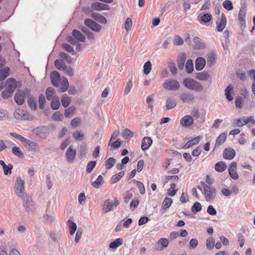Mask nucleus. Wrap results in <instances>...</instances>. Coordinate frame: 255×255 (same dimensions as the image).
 <instances>
[{"mask_svg":"<svg viewBox=\"0 0 255 255\" xmlns=\"http://www.w3.org/2000/svg\"><path fill=\"white\" fill-rule=\"evenodd\" d=\"M233 126L235 127H241L247 124L245 121V117L241 119H235L232 122Z\"/></svg>","mask_w":255,"mask_h":255,"instance_id":"30","label":"nucleus"},{"mask_svg":"<svg viewBox=\"0 0 255 255\" xmlns=\"http://www.w3.org/2000/svg\"><path fill=\"white\" fill-rule=\"evenodd\" d=\"M206 65V60L202 57H198L195 60V69L201 71L204 69Z\"/></svg>","mask_w":255,"mask_h":255,"instance_id":"17","label":"nucleus"},{"mask_svg":"<svg viewBox=\"0 0 255 255\" xmlns=\"http://www.w3.org/2000/svg\"><path fill=\"white\" fill-rule=\"evenodd\" d=\"M202 209V206L199 202H196L192 206V210L193 212H199Z\"/></svg>","mask_w":255,"mask_h":255,"instance_id":"64","label":"nucleus"},{"mask_svg":"<svg viewBox=\"0 0 255 255\" xmlns=\"http://www.w3.org/2000/svg\"><path fill=\"white\" fill-rule=\"evenodd\" d=\"M133 135V132L128 128H126L122 133L123 137L127 139L128 137H132Z\"/></svg>","mask_w":255,"mask_h":255,"instance_id":"56","label":"nucleus"},{"mask_svg":"<svg viewBox=\"0 0 255 255\" xmlns=\"http://www.w3.org/2000/svg\"><path fill=\"white\" fill-rule=\"evenodd\" d=\"M120 203L116 198L106 200L103 204L102 210L104 213L112 211L114 207H117Z\"/></svg>","mask_w":255,"mask_h":255,"instance_id":"3","label":"nucleus"},{"mask_svg":"<svg viewBox=\"0 0 255 255\" xmlns=\"http://www.w3.org/2000/svg\"><path fill=\"white\" fill-rule=\"evenodd\" d=\"M180 87L179 82L172 78L165 80L163 84V87L166 91H177L179 90Z\"/></svg>","mask_w":255,"mask_h":255,"instance_id":"2","label":"nucleus"},{"mask_svg":"<svg viewBox=\"0 0 255 255\" xmlns=\"http://www.w3.org/2000/svg\"><path fill=\"white\" fill-rule=\"evenodd\" d=\"M204 193L207 201H210L213 199L215 196V189L207 184H204L203 186Z\"/></svg>","mask_w":255,"mask_h":255,"instance_id":"5","label":"nucleus"},{"mask_svg":"<svg viewBox=\"0 0 255 255\" xmlns=\"http://www.w3.org/2000/svg\"><path fill=\"white\" fill-rule=\"evenodd\" d=\"M2 66L0 65V68ZM9 72L10 69L7 67L0 69V80H3L6 78L9 75Z\"/></svg>","mask_w":255,"mask_h":255,"instance_id":"28","label":"nucleus"},{"mask_svg":"<svg viewBox=\"0 0 255 255\" xmlns=\"http://www.w3.org/2000/svg\"><path fill=\"white\" fill-rule=\"evenodd\" d=\"M236 152L233 148H229L225 149L223 157L226 159H232L235 156Z\"/></svg>","mask_w":255,"mask_h":255,"instance_id":"18","label":"nucleus"},{"mask_svg":"<svg viewBox=\"0 0 255 255\" xmlns=\"http://www.w3.org/2000/svg\"><path fill=\"white\" fill-rule=\"evenodd\" d=\"M123 243L122 239L120 238L117 239L115 241L111 242L109 245L110 249H117L118 247L121 246Z\"/></svg>","mask_w":255,"mask_h":255,"instance_id":"35","label":"nucleus"},{"mask_svg":"<svg viewBox=\"0 0 255 255\" xmlns=\"http://www.w3.org/2000/svg\"><path fill=\"white\" fill-rule=\"evenodd\" d=\"M122 144V141L120 139H118L116 141L112 142L111 141V144H110V142L109 143V146H111V150H113L115 149L119 148Z\"/></svg>","mask_w":255,"mask_h":255,"instance_id":"50","label":"nucleus"},{"mask_svg":"<svg viewBox=\"0 0 255 255\" xmlns=\"http://www.w3.org/2000/svg\"><path fill=\"white\" fill-rule=\"evenodd\" d=\"M96 164V162L95 161H91L89 162L86 167L87 172L90 173L93 169L95 167Z\"/></svg>","mask_w":255,"mask_h":255,"instance_id":"57","label":"nucleus"},{"mask_svg":"<svg viewBox=\"0 0 255 255\" xmlns=\"http://www.w3.org/2000/svg\"><path fill=\"white\" fill-rule=\"evenodd\" d=\"M91 8L96 10L101 11L102 10H108L110 9V6L106 4L94 2L91 4Z\"/></svg>","mask_w":255,"mask_h":255,"instance_id":"14","label":"nucleus"},{"mask_svg":"<svg viewBox=\"0 0 255 255\" xmlns=\"http://www.w3.org/2000/svg\"><path fill=\"white\" fill-rule=\"evenodd\" d=\"M151 63L150 61H147L144 65V73L146 75L148 74L151 69Z\"/></svg>","mask_w":255,"mask_h":255,"instance_id":"53","label":"nucleus"},{"mask_svg":"<svg viewBox=\"0 0 255 255\" xmlns=\"http://www.w3.org/2000/svg\"><path fill=\"white\" fill-rule=\"evenodd\" d=\"M60 78L59 73L56 71H53L50 74V79L52 85L55 87H58L59 82Z\"/></svg>","mask_w":255,"mask_h":255,"instance_id":"15","label":"nucleus"},{"mask_svg":"<svg viewBox=\"0 0 255 255\" xmlns=\"http://www.w3.org/2000/svg\"><path fill=\"white\" fill-rule=\"evenodd\" d=\"M75 110H76V108L74 106H71V107H70L69 108L66 109L65 110V113H64L65 116L67 118L70 117L71 115L74 113Z\"/></svg>","mask_w":255,"mask_h":255,"instance_id":"52","label":"nucleus"},{"mask_svg":"<svg viewBox=\"0 0 255 255\" xmlns=\"http://www.w3.org/2000/svg\"><path fill=\"white\" fill-rule=\"evenodd\" d=\"M61 87L60 88V91L61 92H65L69 87V83L67 79L66 78H63L62 79L61 82Z\"/></svg>","mask_w":255,"mask_h":255,"instance_id":"42","label":"nucleus"},{"mask_svg":"<svg viewBox=\"0 0 255 255\" xmlns=\"http://www.w3.org/2000/svg\"><path fill=\"white\" fill-rule=\"evenodd\" d=\"M193 42L195 43V47L196 49H203L205 47L204 44L200 41V39L198 37H195L194 38Z\"/></svg>","mask_w":255,"mask_h":255,"instance_id":"45","label":"nucleus"},{"mask_svg":"<svg viewBox=\"0 0 255 255\" xmlns=\"http://www.w3.org/2000/svg\"><path fill=\"white\" fill-rule=\"evenodd\" d=\"M186 72L188 73H192L193 71V63L191 59L187 61L185 65Z\"/></svg>","mask_w":255,"mask_h":255,"instance_id":"38","label":"nucleus"},{"mask_svg":"<svg viewBox=\"0 0 255 255\" xmlns=\"http://www.w3.org/2000/svg\"><path fill=\"white\" fill-rule=\"evenodd\" d=\"M180 100L184 103H190L195 101V97L192 93L184 92L179 95Z\"/></svg>","mask_w":255,"mask_h":255,"instance_id":"6","label":"nucleus"},{"mask_svg":"<svg viewBox=\"0 0 255 255\" xmlns=\"http://www.w3.org/2000/svg\"><path fill=\"white\" fill-rule=\"evenodd\" d=\"M226 139L227 134L226 133L224 132L220 134L216 139L214 149L218 148L220 145L225 142Z\"/></svg>","mask_w":255,"mask_h":255,"instance_id":"21","label":"nucleus"},{"mask_svg":"<svg viewBox=\"0 0 255 255\" xmlns=\"http://www.w3.org/2000/svg\"><path fill=\"white\" fill-rule=\"evenodd\" d=\"M87 149L85 144H82L80 146L79 153L81 157H83L87 153Z\"/></svg>","mask_w":255,"mask_h":255,"instance_id":"61","label":"nucleus"},{"mask_svg":"<svg viewBox=\"0 0 255 255\" xmlns=\"http://www.w3.org/2000/svg\"><path fill=\"white\" fill-rule=\"evenodd\" d=\"M13 116L15 119L18 120H32L33 118L24 114V111L17 109L15 110L13 113Z\"/></svg>","mask_w":255,"mask_h":255,"instance_id":"7","label":"nucleus"},{"mask_svg":"<svg viewBox=\"0 0 255 255\" xmlns=\"http://www.w3.org/2000/svg\"><path fill=\"white\" fill-rule=\"evenodd\" d=\"M5 84L7 87L5 88L9 90V91L13 92L16 87V81L13 78H9L6 81Z\"/></svg>","mask_w":255,"mask_h":255,"instance_id":"20","label":"nucleus"},{"mask_svg":"<svg viewBox=\"0 0 255 255\" xmlns=\"http://www.w3.org/2000/svg\"><path fill=\"white\" fill-rule=\"evenodd\" d=\"M170 188L168 190V194L171 196H174L177 192V190L175 189L176 185L175 183H172L170 185Z\"/></svg>","mask_w":255,"mask_h":255,"instance_id":"54","label":"nucleus"},{"mask_svg":"<svg viewBox=\"0 0 255 255\" xmlns=\"http://www.w3.org/2000/svg\"><path fill=\"white\" fill-rule=\"evenodd\" d=\"M227 24L226 17L224 13H222L221 18H219L216 21V30L221 32L225 28Z\"/></svg>","mask_w":255,"mask_h":255,"instance_id":"9","label":"nucleus"},{"mask_svg":"<svg viewBox=\"0 0 255 255\" xmlns=\"http://www.w3.org/2000/svg\"><path fill=\"white\" fill-rule=\"evenodd\" d=\"M104 183L103 178L102 175H100L97 179L92 183V185L96 188H98Z\"/></svg>","mask_w":255,"mask_h":255,"instance_id":"36","label":"nucleus"},{"mask_svg":"<svg viewBox=\"0 0 255 255\" xmlns=\"http://www.w3.org/2000/svg\"><path fill=\"white\" fill-rule=\"evenodd\" d=\"M200 140V137L199 136H197L192 139L191 140L187 141L186 143L183 146V148L184 149H187L189 147L197 144Z\"/></svg>","mask_w":255,"mask_h":255,"instance_id":"22","label":"nucleus"},{"mask_svg":"<svg viewBox=\"0 0 255 255\" xmlns=\"http://www.w3.org/2000/svg\"><path fill=\"white\" fill-rule=\"evenodd\" d=\"M54 65L59 70L62 71L66 65L65 62L61 59H57L54 62Z\"/></svg>","mask_w":255,"mask_h":255,"instance_id":"37","label":"nucleus"},{"mask_svg":"<svg viewBox=\"0 0 255 255\" xmlns=\"http://www.w3.org/2000/svg\"><path fill=\"white\" fill-rule=\"evenodd\" d=\"M212 18V16L210 13H206L201 16L200 23H207L209 22Z\"/></svg>","mask_w":255,"mask_h":255,"instance_id":"47","label":"nucleus"},{"mask_svg":"<svg viewBox=\"0 0 255 255\" xmlns=\"http://www.w3.org/2000/svg\"><path fill=\"white\" fill-rule=\"evenodd\" d=\"M173 43L176 45H182L184 44V40L179 36H177L173 40Z\"/></svg>","mask_w":255,"mask_h":255,"instance_id":"63","label":"nucleus"},{"mask_svg":"<svg viewBox=\"0 0 255 255\" xmlns=\"http://www.w3.org/2000/svg\"><path fill=\"white\" fill-rule=\"evenodd\" d=\"M194 119L192 116L186 115L181 118L180 124L183 127H189L193 125Z\"/></svg>","mask_w":255,"mask_h":255,"instance_id":"10","label":"nucleus"},{"mask_svg":"<svg viewBox=\"0 0 255 255\" xmlns=\"http://www.w3.org/2000/svg\"><path fill=\"white\" fill-rule=\"evenodd\" d=\"M223 7L228 10H232L233 8L232 3L230 0H225L223 3Z\"/></svg>","mask_w":255,"mask_h":255,"instance_id":"59","label":"nucleus"},{"mask_svg":"<svg viewBox=\"0 0 255 255\" xmlns=\"http://www.w3.org/2000/svg\"><path fill=\"white\" fill-rule=\"evenodd\" d=\"M227 167L226 164L223 161H220L217 163L215 165V170L219 172L224 171Z\"/></svg>","mask_w":255,"mask_h":255,"instance_id":"31","label":"nucleus"},{"mask_svg":"<svg viewBox=\"0 0 255 255\" xmlns=\"http://www.w3.org/2000/svg\"><path fill=\"white\" fill-rule=\"evenodd\" d=\"M73 137L77 140H82L84 138V134L80 131L77 130L73 133Z\"/></svg>","mask_w":255,"mask_h":255,"instance_id":"48","label":"nucleus"},{"mask_svg":"<svg viewBox=\"0 0 255 255\" xmlns=\"http://www.w3.org/2000/svg\"><path fill=\"white\" fill-rule=\"evenodd\" d=\"M186 59V56L184 54L181 53L179 55L177 60V64L179 69L182 70L183 69Z\"/></svg>","mask_w":255,"mask_h":255,"instance_id":"25","label":"nucleus"},{"mask_svg":"<svg viewBox=\"0 0 255 255\" xmlns=\"http://www.w3.org/2000/svg\"><path fill=\"white\" fill-rule=\"evenodd\" d=\"M172 203V200L170 198L166 197L163 200L162 204V208L163 209H167L169 208Z\"/></svg>","mask_w":255,"mask_h":255,"instance_id":"40","label":"nucleus"},{"mask_svg":"<svg viewBox=\"0 0 255 255\" xmlns=\"http://www.w3.org/2000/svg\"><path fill=\"white\" fill-rule=\"evenodd\" d=\"M25 93L23 92L20 91L16 92L14 95V100L18 105H22L24 102Z\"/></svg>","mask_w":255,"mask_h":255,"instance_id":"16","label":"nucleus"},{"mask_svg":"<svg viewBox=\"0 0 255 255\" xmlns=\"http://www.w3.org/2000/svg\"><path fill=\"white\" fill-rule=\"evenodd\" d=\"M215 245V242L212 238H210L207 240L206 246L209 250H212Z\"/></svg>","mask_w":255,"mask_h":255,"instance_id":"58","label":"nucleus"},{"mask_svg":"<svg viewBox=\"0 0 255 255\" xmlns=\"http://www.w3.org/2000/svg\"><path fill=\"white\" fill-rule=\"evenodd\" d=\"M46 97L48 100L54 99L55 97H58L56 95L55 91L52 87H49L46 89Z\"/></svg>","mask_w":255,"mask_h":255,"instance_id":"23","label":"nucleus"},{"mask_svg":"<svg viewBox=\"0 0 255 255\" xmlns=\"http://www.w3.org/2000/svg\"><path fill=\"white\" fill-rule=\"evenodd\" d=\"M59 55L61 58H63L68 63H70L72 62V59L66 53H65L64 52H60Z\"/></svg>","mask_w":255,"mask_h":255,"instance_id":"62","label":"nucleus"},{"mask_svg":"<svg viewBox=\"0 0 255 255\" xmlns=\"http://www.w3.org/2000/svg\"><path fill=\"white\" fill-rule=\"evenodd\" d=\"M76 154V150L73 148L72 145L70 146L66 152V157L67 160L69 162H72L75 158Z\"/></svg>","mask_w":255,"mask_h":255,"instance_id":"11","label":"nucleus"},{"mask_svg":"<svg viewBox=\"0 0 255 255\" xmlns=\"http://www.w3.org/2000/svg\"><path fill=\"white\" fill-rule=\"evenodd\" d=\"M23 198V205L24 207L27 210H29L30 209L31 207L32 206V203L29 197H25V198Z\"/></svg>","mask_w":255,"mask_h":255,"instance_id":"41","label":"nucleus"},{"mask_svg":"<svg viewBox=\"0 0 255 255\" xmlns=\"http://www.w3.org/2000/svg\"><path fill=\"white\" fill-rule=\"evenodd\" d=\"M232 91V88L231 86H228L226 90H225V95L226 99L229 101H231L233 100V97L231 95V91Z\"/></svg>","mask_w":255,"mask_h":255,"instance_id":"46","label":"nucleus"},{"mask_svg":"<svg viewBox=\"0 0 255 255\" xmlns=\"http://www.w3.org/2000/svg\"><path fill=\"white\" fill-rule=\"evenodd\" d=\"M71 102V97L67 95L66 94H64L62 96L61 98V103L62 106L66 108L69 106Z\"/></svg>","mask_w":255,"mask_h":255,"instance_id":"29","label":"nucleus"},{"mask_svg":"<svg viewBox=\"0 0 255 255\" xmlns=\"http://www.w3.org/2000/svg\"><path fill=\"white\" fill-rule=\"evenodd\" d=\"M207 64L209 67H211L216 63V57L214 54L210 53L207 55Z\"/></svg>","mask_w":255,"mask_h":255,"instance_id":"32","label":"nucleus"},{"mask_svg":"<svg viewBox=\"0 0 255 255\" xmlns=\"http://www.w3.org/2000/svg\"><path fill=\"white\" fill-rule=\"evenodd\" d=\"M72 36L81 42H85L86 38L85 36L78 30H73L72 32Z\"/></svg>","mask_w":255,"mask_h":255,"instance_id":"27","label":"nucleus"},{"mask_svg":"<svg viewBox=\"0 0 255 255\" xmlns=\"http://www.w3.org/2000/svg\"><path fill=\"white\" fill-rule=\"evenodd\" d=\"M68 223L70 228V235H73L77 229V225L74 222L70 220L68 221Z\"/></svg>","mask_w":255,"mask_h":255,"instance_id":"49","label":"nucleus"},{"mask_svg":"<svg viewBox=\"0 0 255 255\" xmlns=\"http://www.w3.org/2000/svg\"><path fill=\"white\" fill-rule=\"evenodd\" d=\"M116 163V159L113 157H110L105 161V166L107 169L112 167Z\"/></svg>","mask_w":255,"mask_h":255,"instance_id":"44","label":"nucleus"},{"mask_svg":"<svg viewBox=\"0 0 255 255\" xmlns=\"http://www.w3.org/2000/svg\"><path fill=\"white\" fill-rule=\"evenodd\" d=\"M176 106V102L172 98H168L166 101V109L167 110L173 109Z\"/></svg>","mask_w":255,"mask_h":255,"instance_id":"26","label":"nucleus"},{"mask_svg":"<svg viewBox=\"0 0 255 255\" xmlns=\"http://www.w3.org/2000/svg\"><path fill=\"white\" fill-rule=\"evenodd\" d=\"M24 182L20 177L16 178L14 189L15 194L20 198H23L25 195Z\"/></svg>","mask_w":255,"mask_h":255,"instance_id":"4","label":"nucleus"},{"mask_svg":"<svg viewBox=\"0 0 255 255\" xmlns=\"http://www.w3.org/2000/svg\"><path fill=\"white\" fill-rule=\"evenodd\" d=\"M132 24L131 19L129 17L127 18L125 23V28L128 32L130 30Z\"/></svg>","mask_w":255,"mask_h":255,"instance_id":"55","label":"nucleus"},{"mask_svg":"<svg viewBox=\"0 0 255 255\" xmlns=\"http://www.w3.org/2000/svg\"><path fill=\"white\" fill-rule=\"evenodd\" d=\"M85 24L95 32H99L101 29V26L90 19H86L84 21Z\"/></svg>","mask_w":255,"mask_h":255,"instance_id":"8","label":"nucleus"},{"mask_svg":"<svg viewBox=\"0 0 255 255\" xmlns=\"http://www.w3.org/2000/svg\"><path fill=\"white\" fill-rule=\"evenodd\" d=\"M183 84L186 88L190 90L201 92L204 89L203 85L200 83L192 78L184 79Z\"/></svg>","mask_w":255,"mask_h":255,"instance_id":"1","label":"nucleus"},{"mask_svg":"<svg viewBox=\"0 0 255 255\" xmlns=\"http://www.w3.org/2000/svg\"><path fill=\"white\" fill-rule=\"evenodd\" d=\"M28 106L31 109L35 110L36 108V100L33 97H29L27 99Z\"/></svg>","mask_w":255,"mask_h":255,"instance_id":"43","label":"nucleus"},{"mask_svg":"<svg viewBox=\"0 0 255 255\" xmlns=\"http://www.w3.org/2000/svg\"><path fill=\"white\" fill-rule=\"evenodd\" d=\"M124 171H120L118 174H116L114 175H113L110 180V182L112 184H115L118 181H119L121 178L124 176Z\"/></svg>","mask_w":255,"mask_h":255,"instance_id":"33","label":"nucleus"},{"mask_svg":"<svg viewBox=\"0 0 255 255\" xmlns=\"http://www.w3.org/2000/svg\"><path fill=\"white\" fill-rule=\"evenodd\" d=\"M51 107L53 110H57L60 106V103L58 97H55L54 99L51 100Z\"/></svg>","mask_w":255,"mask_h":255,"instance_id":"34","label":"nucleus"},{"mask_svg":"<svg viewBox=\"0 0 255 255\" xmlns=\"http://www.w3.org/2000/svg\"><path fill=\"white\" fill-rule=\"evenodd\" d=\"M92 17L96 21L103 24H106L107 22L106 18L101 14L94 12L92 13Z\"/></svg>","mask_w":255,"mask_h":255,"instance_id":"24","label":"nucleus"},{"mask_svg":"<svg viewBox=\"0 0 255 255\" xmlns=\"http://www.w3.org/2000/svg\"><path fill=\"white\" fill-rule=\"evenodd\" d=\"M152 143V140L150 137L148 136L144 137L142 140L141 149L143 151L147 150L151 146Z\"/></svg>","mask_w":255,"mask_h":255,"instance_id":"19","label":"nucleus"},{"mask_svg":"<svg viewBox=\"0 0 255 255\" xmlns=\"http://www.w3.org/2000/svg\"><path fill=\"white\" fill-rule=\"evenodd\" d=\"M237 164L236 162H232L229 168V172L231 177L234 179H237L239 177L236 169Z\"/></svg>","mask_w":255,"mask_h":255,"instance_id":"13","label":"nucleus"},{"mask_svg":"<svg viewBox=\"0 0 255 255\" xmlns=\"http://www.w3.org/2000/svg\"><path fill=\"white\" fill-rule=\"evenodd\" d=\"M196 78L200 81L210 82L212 81V76L208 72L206 71L197 73Z\"/></svg>","mask_w":255,"mask_h":255,"instance_id":"12","label":"nucleus"},{"mask_svg":"<svg viewBox=\"0 0 255 255\" xmlns=\"http://www.w3.org/2000/svg\"><path fill=\"white\" fill-rule=\"evenodd\" d=\"M26 143H27L30 147L31 148L33 151L34 152H39L40 150V147L38 145L37 143L34 141H31L29 140H28L26 142Z\"/></svg>","mask_w":255,"mask_h":255,"instance_id":"39","label":"nucleus"},{"mask_svg":"<svg viewBox=\"0 0 255 255\" xmlns=\"http://www.w3.org/2000/svg\"><path fill=\"white\" fill-rule=\"evenodd\" d=\"M65 74L69 76H72L74 75V70L70 67H67L66 65L64 67V69L62 70Z\"/></svg>","mask_w":255,"mask_h":255,"instance_id":"60","label":"nucleus"},{"mask_svg":"<svg viewBox=\"0 0 255 255\" xmlns=\"http://www.w3.org/2000/svg\"><path fill=\"white\" fill-rule=\"evenodd\" d=\"M12 153L18 157H23L24 156L23 153L20 150V148L18 147H13L12 148Z\"/></svg>","mask_w":255,"mask_h":255,"instance_id":"51","label":"nucleus"}]
</instances>
